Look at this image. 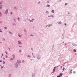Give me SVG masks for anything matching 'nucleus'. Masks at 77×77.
Wrapping results in <instances>:
<instances>
[{
	"instance_id": "obj_1",
	"label": "nucleus",
	"mask_w": 77,
	"mask_h": 77,
	"mask_svg": "<svg viewBox=\"0 0 77 77\" xmlns=\"http://www.w3.org/2000/svg\"><path fill=\"white\" fill-rule=\"evenodd\" d=\"M17 63H18V64H20L21 63V61L20 60H17Z\"/></svg>"
},
{
	"instance_id": "obj_6",
	"label": "nucleus",
	"mask_w": 77,
	"mask_h": 77,
	"mask_svg": "<svg viewBox=\"0 0 77 77\" xmlns=\"http://www.w3.org/2000/svg\"><path fill=\"white\" fill-rule=\"evenodd\" d=\"M57 23H58V24H62V22H57Z\"/></svg>"
},
{
	"instance_id": "obj_35",
	"label": "nucleus",
	"mask_w": 77,
	"mask_h": 77,
	"mask_svg": "<svg viewBox=\"0 0 77 77\" xmlns=\"http://www.w3.org/2000/svg\"><path fill=\"white\" fill-rule=\"evenodd\" d=\"M57 77H60V76H57Z\"/></svg>"
},
{
	"instance_id": "obj_26",
	"label": "nucleus",
	"mask_w": 77,
	"mask_h": 77,
	"mask_svg": "<svg viewBox=\"0 0 77 77\" xmlns=\"http://www.w3.org/2000/svg\"><path fill=\"white\" fill-rule=\"evenodd\" d=\"M47 3H50V2H49V1H48V2H47Z\"/></svg>"
},
{
	"instance_id": "obj_31",
	"label": "nucleus",
	"mask_w": 77,
	"mask_h": 77,
	"mask_svg": "<svg viewBox=\"0 0 77 77\" xmlns=\"http://www.w3.org/2000/svg\"><path fill=\"white\" fill-rule=\"evenodd\" d=\"M10 14L11 15H12V12Z\"/></svg>"
},
{
	"instance_id": "obj_2",
	"label": "nucleus",
	"mask_w": 77,
	"mask_h": 77,
	"mask_svg": "<svg viewBox=\"0 0 77 77\" xmlns=\"http://www.w3.org/2000/svg\"><path fill=\"white\" fill-rule=\"evenodd\" d=\"M8 12V10H7L6 11H5V14H7Z\"/></svg>"
},
{
	"instance_id": "obj_52",
	"label": "nucleus",
	"mask_w": 77,
	"mask_h": 77,
	"mask_svg": "<svg viewBox=\"0 0 77 77\" xmlns=\"http://www.w3.org/2000/svg\"><path fill=\"white\" fill-rule=\"evenodd\" d=\"M39 3H40V2H39Z\"/></svg>"
},
{
	"instance_id": "obj_14",
	"label": "nucleus",
	"mask_w": 77,
	"mask_h": 77,
	"mask_svg": "<svg viewBox=\"0 0 77 77\" xmlns=\"http://www.w3.org/2000/svg\"><path fill=\"white\" fill-rule=\"evenodd\" d=\"M74 51L75 52H76V50H75V49H74Z\"/></svg>"
},
{
	"instance_id": "obj_21",
	"label": "nucleus",
	"mask_w": 77,
	"mask_h": 77,
	"mask_svg": "<svg viewBox=\"0 0 77 77\" xmlns=\"http://www.w3.org/2000/svg\"><path fill=\"white\" fill-rule=\"evenodd\" d=\"M2 2H0V5H1V4H2Z\"/></svg>"
},
{
	"instance_id": "obj_15",
	"label": "nucleus",
	"mask_w": 77,
	"mask_h": 77,
	"mask_svg": "<svg viewBox=\"0 0 77 77\" xmlns=\"http://www.w3.org/2000/svg\"><path fill=\"white\" fill-rule=\"evenodd\" d=\"M5 57H6V58H8V55H5Z\"/></svg>"
},
{
	"instance_id": "obj_5",
	"label": "nucleus",
	"mask_w": 77,
	"mask_h": 77,
	"mask_svg": "<svg viewBox=\"0 0 77 77\" xmlns=\"http://www.w3.org/2000/svg\"><path fill=\"white\" fill-rule=\"evenodd\" d=\"M72 74V70H70V72H69V74Z\"/></svg>"
},
{
	"instance_id": "obj_17",
	"label": "nucleus",
	"mask_w": 77,
	"mask_h": 77,
	"mask_svg": "<svg viewBox=\"0 0 77 77\" xmlns=\"http://www.w3.org/2000/svg\"><path fill=\"white\" fill-rule=\"evenodd\" d=\"M0 16L2 17V14L1 13H0Z\"/></svg>"
},
{
	"instance_id": "obj_27",
	"label": "nucleus",
	"mask_w": 77,
	"mask_h": 77,
	"mask_svg": "<svg viewBox=\"0 0 77 77\" xmlns=\"http://www.w3.org/2000/svg\"><path fill=\"white\" fill-rule=\"evenodd\" d=\"M19 52H20V53H21V50H19Z\"/></svg>"
},
{
	"instance_id": "obj_33",
	"label": "nucleus",
	"mask_w": 77,
	"mask_h": 77,
	"mask_svg": "<svg viewBox=\"0 0 77 77\" xmlns=\"http://www.w3.org/2000/svg\"><path fill=\"white\" fill-rule=\"evenodd\" d=\"M0 32H2V31L1 30V29L0 30Z\"/></svg>"
},
{
	"instance_id": "obj_44",
	"label": "nucleus",
	"mask_w": 77,
	"mask_h": 77,
	"mask_svg": "<svg viewBox=\"0 0 77 77\" xmlns=\"http://www.w3.org/2000/svg\"><path fill=\"white\" fill-rule=\"evenodd\" d=\"M19 47H21V46H19Z\"/></svg>"
},
{
	"instance_id": "obj_51",
	"label": "nucleus",
	"mask_w": 77,
	"mask_h": 77,
	"mask_svg": "<svg viewBox=\"0 0 77 77\" xmlns=\"http://www.w3.org/2000/svg\"><path fill=\"white\" fill-rule=\"evenodd\" d=\"M31 35L32 36V35Z\"/></svg>"
},
{
	"instance_id": "obj_20",
	"label": "nucleus",
	"mask_w": 77,
	"mask_h": 77,
	"mask_svg": "<svg viewBox=\"0 0 77 77\" xmlns=\"http://www.w3.org/2000/svg\"><path fill=\"white\" fill-rule=\"evenodd\" d=\"M4 29H7V28L6 27H4Z\"/></svg>"
},
{
	"instance_id": "obj_37",
	"label": "nucleus",
	"mask_w": 77,
	"mask_h": 77,
	"mask_svg": "<svg viewBox=\"0 0 77 77\" xmlns=\"http://www.w3.org/2000/svg\"><path fill=\"white\" fill-rule=\"evenodd\" d=\"M18 20H19V17H18Z\"/></svg>"
},
{
	"instance_id": "obj_28",
	"label": "nucleus",
	"mask_w": 77,
	"mask_h": 77,
	"mask_svg": "<svg viewBox=\"0 0 77 77\" xmlns=\"http://www.w3.org/2000/svg\"><path fill=\"white\" fill-rule=\"evenodd\" d=\"M1 68H3V66H2L1 67Z\"/></svg>"
},
{
	"instance_id": "obj_40",
	"label": "nucleus",
	"mask_w": 77,
	"mask_h": 77,
	"mask_svg": "<svg viewBox=\"0 0 77 77\" xmlns=\"http://www.w3.org/2000/svg\"><path fill=\"white\" fill-rule=\"evenodd\" d=\"M22 62H24V60H22Z\"/></svg>"
},
{
	"instance_id": "obj_30",
	"label": "nucleus",
	"mask_w": 77,
	"mask_h": 77,
	"mask_svg": "<svg viewBox=\"0 0 77 77\" xmlns=\"http://www.w3.org/2000/svg\"><path fill=\"white\" fill-rule=\"evenodd\" d=\"M55 71V69H54L53 70V72Z\"/></svg>"
},
{
	"instance_id": "obj_36",
	"label": "nucleus",
	"mask_w": 77,
	"mask_h": 77,
	"mask_svg": "<svg viewBox=\"0 0 77 77\" xmlns=\"http://www.w3.org/2000/svg\"><path fill=\"white\" fill-rule=\"evenodd\" d=\"M3 41H5V39L4 38L3 39Z\"/></svg>"
},
{
	"instance_id": "obj_11",
	"label": "nucleus",
	"mask_w": 77,
	"mask_h": 77,
	"mask_svg": "<svg viewBox=\"0 0 77 77\" xmlns=\"http://www.w3.org/2000/svg\"><path fill=\"white\" fill-rule=\"evenodd\" d=\"M18 66V65L17 64H16V67H17V66Z\"/></svg>"
},
{
	"instance_id": "obj_43",
	"label": "nucleus",
	"mask_w": 77,
	"mask_h": 77,
	"mask_svg": "<svg viewBox=\"0 0 77 77\" xmlns=\"http://www.w3.org/2000/svg\"><path fill=\"white\" fill-rule=\"evenodd\" d=\"M65 26H66V24H65Z\"/></svg>"
},
{
	"instance_id": "obj_24",
	"label": "nucleus",
	"mask_w": 77,
	"mask_h": 77,
	"mask_svg": "<svg viewBox=\"0 0 77 77\" xmlns=\"http://www.w3.org/2000/svg\"><path fill=\"white\" fill-rule=\"evenodd\" d=\"M46 13H48V11H46Z\"/></svg>"
},
{
	"instance_id": "obj_22",
	"label": "nucleus",
	"mask_w": 77,
	"mask_h": 77,
	"mask_svg": "<svg viewBox=\"0 0 77 77\" xmlns=\"http://www.w3.org/2000/svg\"><path fill=\"white\" fill-rule=\"evenodd\" d=\"M48 27H50V25H48Z\"/></svg>"
},
{
	"instance_id": "obj_49",
	"label": "nucleus",
	"mask_w": 77,
	"mask_h": 77,
	"mask_svg": "<svg viewBox=\"0 0 77 77\" xmlns=\"http://www.w3.org/2000/svg\"><path fill=\"white\" fill-rule=\"evenodd\" d=\"M74 72V73H75V72Z\"/></svg>"
},
{
	"instance_id": "obj_7",
	"label": "nucleus",
	"mask_w": 77,
	"mask_h": 77,
	"mask_svg": "<svg viewBox=\"0 0 77 77\" xmlns=\"http://www.w3.org/2000/svg\"><path fill=\"white\" fill-rule=\"evenodd\" d=\"M18 36H19V37H21V35H20V34H18Z\"/></svg>"
},
{
	"instance_id": "obj_46",
	"label": "nucleus",
	"mask_w": 77,
	"mask_h": 77,
	"mask_svg": "<svg viewBox=\"0 0 77 77\" xmlns=\"http://www.w3.org/2000/svg\"><path fill=\"white\" fill-rule=\"evenodd\" d=\"M31 50H33V48H31Z\"/></svg>"
},
{
	"instance_id": "obj_45",
	"label": "nucleus",
	"mask_w": 77,
	"mask_h": 77,
	"mask_svg": "<svg viewBox=\"0 0 77 77\" xmlns=\"http://www.w3.org/2000/svg\"><path fill=\"white\" fill-rule=\"evenodd\" d=\"M60 68H62V66H60Z\"/></svg>"
},
{
	"instance_id": "obj_8",
	"label": "nucleus",
	"mask_w": 77,
	"mask_h": 77,
	"mask_svg": "<svg viewBox=\"0 0 77 77\" xmlns=\"http://www.w3.org/2000/svg\"><path fill=\"white\" fill-rule=\"evenodd\" d=\"M48 17H54V16H53V15H51V16H48Z\"/></svg>"
},
{
	"instance_id": "obj_13",
	"label": "nucleus",
	"mask_w": 77,
	"mask_h": 77,
	"mask_svg": "<svg viewBox=\"0 0 77 77\" xmlns=\"http://www.w3.org/2000/svg\"><path fill=\"white\" fill-rule=\"evenodd\" d=\"M29 21H30V22H33V21L32 20H29Z\"/></svg>"
},
{
	"instance_id": "obj_25",
	"label": "nucleus",
	"mask_w": 77,
	"mask_h": 77,
	"mask_svg": "<svg viewBox=\"0 0 77 77\" xmlns=\"http://www.w3.org/2000/svg\"><path fill=\"white\" fill-rule=\"evenodd\" d=\"M9 33H10V34H12V32H9Z\"/></svg>"
},
{
	"instance_id": "obj_47",
	"label": "nucleus",
	"mask_w": 77,
	"mask_h": 77,
	"mask_svg": "<svg viewBox=\"0 0 77 77\" xmlns=\"http://www.w3.org/2000/svg\"><path fill=\"white\" fill-rule=\"evenodd\" d=\"M2 7L0 8V9H2Z\"/></svg>"
},
{
	"instance_id": "obj_16",
	"label": "nucleus",
	"mask_w": 77,
	"mask_h": 77,
	"mask_svg": "<svg viewBox=\"0 0 77 77\" xmlns=\"http://www.w3.org/2000/svg\"><path fill=\"white\" fill-rule=\"evenodd\" d=\"M28 57H31V56L30 55H28Z\"/></svg>"
},
{
	"instance_id": "obj_39",
	"label": "nucleus",
	"mask_w": 77,
	"mask_h": 77,
	"mask_svg": "<svg viewBox=\"0 0 77 77\" xmlns=\"http://www.w3.org/2000/svg\"><path fill=\"white\" fill-rule=\"evenodd\" d=\"M3 60H5V58H3Z\"/></svg>"
},
{
	"instance_id": "obj_34",
	"label": "nucleus",
	"mask_w": 77,
	"mask_h": 77,
	"mask_svg": "<svg viewBox=\"0 0 77 77\" xmlns=\"http://www.w3.org/2000/svg\"><path fill=\"white\" fill-rule=\"evenodd\" d=\"M0 62H2V60H0Z\"/></svg>"
},
{
	"instance_id": "obj_9",
	"label": "nucleus",
	"mask_w": 77,
	"mask_h": 77,
	"mask_svg": "<svg viewBox=\"0 0 77 77\" xmlns=\"http://www.w3.org/2000/svg\"><path fill=\"white\" fill-rule=\"evenodd\" d=\"M13 56L14 58H15V55L14 54H13Z\"/></svg>"
},
{
	"instance_id": "obj_18",
	"label": "nucleus",
	"mask_w": 77,
	"mask_h": 77,
	"mask_svg": "<svg viewBox=\"0 0 77 77\" xmlns=\"http://www.w3.org/2000/svg\"><path fill=\"white\" fill-rule=\"evenodd\" d=\"M3 64H5V61H3Z\"/></svg>"
},
{
	"instance_id": "obj_41",
	"label": "nucleus",
	"mask_w": 77,
	"mask_h": 77,
	"mask_svg": "<svg viewBox=\"0 0 77 77\" xmlns=\"http://www.w3.org/2000/svg\"><path fill=\"white\" fill-rule=\"evenodd\" d=\"M2 56H3V54H2Z\"/></svg>"
},
{
	"instance_id": "obj_38",
	"label": "nucleus",
	"mask_w": 77,
	"mask_h": 77,
	"mask_svg": "<svg viewBox=\"0 0 77 77\" xmlns=\"http://www.w3.org/2000/svg\"><path fill=\"white\" fill-rule=\"evenodd\" d=\"M9 50L11 51V49H10V48H8Z\"/></svg>"
},
{
	"instance_id": "obj_32",
	"label": "nucleus",
	"mask_w": 77,
	"mask_h": 77,
	"mask_svg": "<svg viewBox=\"0 0 77 77\" xmlns=\"http://www.w3.org/2000/svg\"><path fill=\"white\" fill-rule=\"evenodd\" d=\"M56 69V67H54V69Z\"/></svg>"
},
{
	"instance_id": "obj_42",
	"label": "nucleus",
	"mask_w": 77,
	"mask_h": 77,
	"mask_svg": "<svg viewBox=\"0 0 77 77\" xmlns=\"http://www.w3.org/2000/svg\"><path fill=\"white\" fill-rule=\"evenodd\" d=\"M34 19H32V20H34Z\"/></svg>"
},
{
	"instance_id": "obj_12",
	"label": "nucleus",
	"mask_w": 77,
	"mask_h": 77,
	"mask_svg": "<svg viewBox=\"0 0 77 77\" xmlns=\"http://www.w3.org/2000/svg\"><path fill=\"white\" fill-rule=\"evenodd\" d=\"M18 44H21V42L18 41Z\"/></svg>"
},
{
	"instance_id": "obj_3",
	"label": "nucleus",
	"mask_w": 77,
	"mask_h": 77,
	"mask_svg": "<svg viewBox=\"0 0 77 77\" xmlns=\"http://www.w3.org/2000/svg\"><path fill=\"white\" fill-rule=\"evenodd\" d=\"M63 75V73H61L60 74V77H62V76Z\"/></svg>"
},
{
	"instance_id": "obj_10",
	"label": "nucleus",
	"mask_w": 77,
	"mask_h": 77,
	"mask_svg": "<svg viewBox=\"0 0 77 77\" xmlns=\"http://www.w3.org/2000/svg\"><path fill=\"white\" fill-rule=\"evenodd\" d=\"M52 13L53 14V13H54V10H52Z\"/></svg>"
},
{
	"instance_id": "obj_4",
	"label": "nucleus",
	"mask_w": 77,
	"mask_h": 77,
	"mask_svg": "<svg viewBox=\"0 0 77 77\" xmlns=\"http://www.w3.org/2000/svg\"><path fill=\"white\" fill-rule=\"evenodd\" d=\"M50 5H46V7H50Z\"/></svg>"
},
{
	"instance_id": "obj_23",
	"label": "nucleus",
	"mask_w": 77,
	"mask_h": 77,
	"mask_svg": "<svg viewBox=\"0 0 77 77\" xmlns=\"http://www.w3.org/2000/svg\"><path fill=\"white\" fill-rule=\"evenodd\" d=\"M5 53H6V54H8V52H7V51H5Z\"/></svg>"
},
{
	"instance_id": "obj_50",
	"label": "nucleus",
	"mask_w": 77,
	"mask_h": 77,
	"mask_svg": "<svg viewBox=\"0 0 77 77\" xmlns=\"http://www.w3.org/2000/svg\"><path fill=\"white\" fill-rule=\"evenodd\" d=\"M16 8L15 7L14 8Z\"/></svg>"
},
{
	"instance_id": "obj_19",
	"label": "nucleus",
	"mask_w": 77,
	"mask_h": 77,
	"mask_svg": "<svg viewBox=\"0 0 77 77\" xmlns=\"http://www.w3.org/2000/svg\"><path fill=\"white\" fill-rule=\"evenodd\" d=\"M64 70H65V68H64L63 69V71H64Z\"/></svg>"
},
{
	"instance_id": "obj_29",
	"label": "nucleus",
	"mask_w": 77,
	"mask_h": 77,
	"mask_svg": "<svg viewBox=\"0 0 77 77\" xmlns=\"http://www.w3.org/2000/svg\"><path fill=\"white\" fill-rule=\"evenodd\" d=\"M65 5H68V4L66 3L65 4Z\"/></svg>"
},
{
	"instance_id": "obj_48",
	"label": "nucleus",
	"mask_w": 77,
	"mask_h": 77,
	"mask_svg": "<svg viewBox=\"0 0 77 77\" xmlns=\"http://www.w3.org/2000/svg\"><path fill=\"white\" fill-rule=\"evenodd\" d=\"M0 23H2V21H1V22H0Z\"/></svg>"
}]
</instances>
